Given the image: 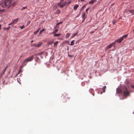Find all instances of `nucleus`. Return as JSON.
<instances>
[{
    "instance_id": "nucleus-38",
    "label": "nucleus",
    "mask_w": 134,
    "mask_h": 134,
    "mask_svg": "<svg viewBox=\"0 0 134 134\" xmlns=\"http://www.w3.org/2000/svg\"><path fill=\"white\" fill-rule=\"evenodd\" d=\"M9 28H5V29H9Z\"/></svg>"
},
{
    "instance_id": "nucleus-4",
    "label": "nucleus",
    "mask_w": 134,
    "mask_h": 134,
    "mask_svg": "<svg viewBox=\"0 0 134 134\" xmlns=\"http://www.w3.org/2000/svg\"><path fill=\"white\" fill-rule=\"evenodd\" d=\"M34 58V55L30 56L28 58H27L26 59L24 60L23 62L24 64L25 65H26L27 63H26L28 62H31L32 61Z\"/></svg>"
},
{
    "instance_id": "nucleus-41",
    "label": "nucleus",
    "mask_w": 134,
    "mask_h": 134,
    "mask_svg": "<svg viewBox=\"0 0 134 134\" xmlns=\"http://www.w3.org/2000/svg\"><path fill=\"white\" fill-rule=\"evenodd\" d=\"M85 20H84V19H83V20L82 21V22H83Z\"/></svg>"
},
{
    "instance_id": "nucleus-11",
    "label": "nucleus",
    "mask_w": 134,
    "mask_h": 134,
    "mask_svg": "<svg viewBox=\"0 0 134 134\" xmlns=\"http://www.w3.org/2000/svg\"><path fill=\"white\" fill-rule=\"evenodd\" d=\"M43 52H41L38 53H37L35 55H41L42 54H43Z\"/></svg>"
},
{
    "instance_id": "nucleus-8",
    "label": "nucleus",
    "mask_w": 134,
    "mask_h": 134,
    "mask_svg": "<svg viewBox=\"0 0 134 134\" xmlns=\"http://www.w3.org/2000/svg\"><path fill=\"white\" fill-rule=\"evenodd\" d=\"M63 23V22L62 21L60 22H58V23L56 25V26L54 27V28L55 29L56 28H59V27L58 26L60 25V24Z\"/></svg>"
},
{
    "instance_id": "nucleus-33",
    "label": "nucleus",
    "mask_w": 134,
    "mask_h": 134,
    "mask_svg": "<svg viewBox=\"0 0 134 134\" xmlns=\"http://www.w3.org/2000/svg\"><path fill=\"white\" fill-rule=\"evenodd\" d=\"M89 8H88L87 9H86V12L88 11V10Z\"/></svg>"
},
{
    "instance_id": "nucleus-13",
    "label": "nucleus",
    "mask_w": 134,
    "mask_h": 134,
    "mask_svg": "<svg viewBox=\"0 0 134 134\" xmlns=\"http://www.w3.org/2000/svg\"><path fill=\"white\" fill-rule=\"evenodd\" d=\"M61 35L60 34H55L54 35V36L58 37L60 36Z\"/></svg>"
},
{
    "instance_id": "nucleus-19",
    "label": "nucleus",
    "mask_w": 134,
    "mask_h": 134,
    "mask_svg": "<svg viewBox=\"0 0 134 134\" xmlns=\"http://www.w3.org/2000/svg\"><path fill=\"white\" fill-rule=\"evenodd\" d=\"M106 86H104L102 88V90H103V92H105V89H106Z\"/></svg>"
},
{
    "instance_id": "nucleus-7",
    "label": "nucleus",
    "mask_w": 134,
    "mask_h": 134,
    "mask_svg": "<svg viewBox=\"0 0 134 134\" xmlns=\"http://www.w3.org/2000/svg\"><path fill=\"white\" fill-rule=\"evenodd\" d=\"M18 19L19 18H17L13 20L12 22V24L16 23L18 22Z\"/></svg>"
},
{
    "instance_id": "nucleus-36",
    "label": "nucleus",
    "mask_w": 134,
    "mask_h": 134,
    "mask_svg": "<svg viewBox=\"0 0 134 134\" xmlns=\"http://www.w3.org/2000/svg\"><path fill=\"white\" fill-rule=\"evenodd\" d=\"M34 41L33 40H32L31 41V43H32Z\"/></svg>"
},
{
    "instance_id": "nucleus-42",
    "label": "nucleus",
    "mask_w": 134,
    "mask_h": 134,
    "mask_svg": "<svg viewBox=\"0 0 134 134\" xmlns=\"http://www.w3.org/2000/svg\"><path fill=\"white\" fill-rule=\"evenodd\" d=\"M66 102V101H65L64 102Z\"/></svg>"
},
{
    "instance_id": "nucleus-32",
    "label": "nucleus",
    "mask_w": 134,
    "mask_h": 134,
    "mask_svg": "<svg viewBox=\"0 0 134 134\" xmlns=\"http://www.w3.org/2000/svg\"><path fill=\"white\" fill-rule=\"evenodd\" d=\"M131 87L133 88H134V85H131Z\"/></svg>"
},
{
    "instance_id": "nucleus-16",
    "label": "nucleus",
    "mask_w": 134,
    "mask_h": 134,
    "mask_svg": "<svg viewBox=\"0 0 134 134\" xmlns=\"http://www.w3.org/2000/svg\"><path fill=\"white\" fill-rule=\"evenodd\" d=\"M78 32L77 31L76 32L75 34H74L73 36H72L71 37V38H73L75 36H76L78 34Z\"/></svg>"
},
{
    "instance_id": "nucleus-17",
    "label": "nucleus",
    "mask_w": 134,
    "mask_h": 134,
    "mask_svg": "<svg viewBox=\"0 0 134 134\" xmlns=\"http://www.w3.org/2000/svg\"><path fill=\"white\" fill-rule=\"evenodd\" d=\"M46 30L44 29H42L40 32L39 34H41L43 31Z\"/></svg>"
},
{
    "instance_id": "nucleus-25",
    "label": "nucleus",
    "mask_w": 134,
    "mask_h": 134,
    "mask_svg": "<svg viewBox=\"0 0 134 134\" xmlns=\"http://www.w3.org/2000/svg\"><path fill=\"white\" fill-rule=\"evenodd\" d=\"M19 27L21 28V29H22L25 28V26L24 25H23L22 26H20Z\"/></svg>"
},
{
    "instance_id": "nucleus-29",
    "label": "nucleus",
    "mask_w": 134,
    "mask_h": 134,
    "mask_svg": "<svg viewBox=\"0 0 134 134\" xmlns=\"http://www.w3.org/2000/svg\"><path fill=\"white\" fill-rule=\"evenodd\" d=\"M26 8V7H23L21 9L22 10H23L24 9H25Z\"/></svg>"
},
{
    "instance_id": "nucleus-9",
    "label": "nucleus",
    "mask_w": 134,
    "mask_h": 134,
    "mask_svg": "<svg viewBox=\"0 0 134 134\" xmlns=\"http://www.w3.org/2000/svg\"><path fill=\"white\" fill-rule=\"evenodd\" d=\"M86 13L85 12L83 13L82 14V18L85 20L86 17L85 16Z\"/></svg>"
},
{
    "instance_id": "nucleus-31",
    "label": "nucleus",
    "mask_w": 134,
    "mask_h": 134,
    "mask_svg": "<svg viewBox=\"0 0 134 134\" xmlns=\"http://www.w3.org/2000/svg\"><path fill=\"white\" fill-rule=\"evenodd\" d=\"M6 69H7V68H5L4 69V70L3 71V74L5 72V71H6Z\"/></svg>"
},
{
    "instance_id": "nucleus-26",
    "label": "nucleus",
    "mask_w": 134,
    "mask_h": 134,
    "mask_svg": "<svg viewBox=\"0 0 134 134\" xmlns=\"http://www.w3.org/2000/svg\"><path fill=\"white\" fill-rule=\"evenodd\" d=\"M31 22L30 21H28L27 23V26H28L30 24Z\"/></svg>"
},
{
    "instance_id": "nucleus-43",
    "label": "nucleus",
    "mask_w": 134,
    "mask_h": 134,
    "mask_svg": "<svg viewBox=\"0 0 134 134\" xmlns=\"http://www.w3.org/2000/svg\"><path fill=\"white\" fill-rule=\"evenodd\" d=\"M133 32H134V29H133Z\"/></svg>"
},
{
    "instance_id": "nucleus-21",
    "label": "nucleus",
    "mask_w": 134,
    "mask_h": 134,
    "mask_svg": "<svg viewBox=\"0 0 134 134\" xmlns=\"http://www.w3.org/2000/svg\"><path fill=\"white\" fill-rule=\"evenodd\" d=\"M70 35V34L69 33H67L66 36V37L67 38H68Z\"/></svg>"
},
{
    "instance_id": "nucleus-18",
    "label": "nucleus",
    "mask_w": 134,
    "mask_h": 134,
    "mask_svg": "<svg viewBox=\"0 0 134 134\" xmlns=\"http://www.w3.org/2000/svg\"><path fill=\"white\" fill-rule=\"evenodd\" d=\"M58 31V29H55V30H54L53 31V32L52 33L53 34H54L56 32H57Z\"/></svg>"
},
{
    "instance_id": "nucleus-5",
    "label": "nucleus",
    "mask_w": 134,
    "mask_h": 134,
    "mask_svg": "<svg viewBox=\"0 0 134 134\" xmlns=\"http://www.w3.org/2000/svg\"><path fill=\"white\" fill-rule=\"evenodd\" d=\"M66 2H64L62 3H59L58 4V5H59V6L60 8H63V7L65 5H66Z\"/></svg>"
},
{
    "instance_id": "nucleus-2",
    "label": "nucleus",
    "mask_w": 134,
    "mask_h": 134,
    "mask_svg": "<svg viewBox=\"0 0 134 134\" xmlns=\"http://www.w3.org/2000/svg\"><path fill=\"white\" fill-rule=\"evenodd\" d=\"M117 92L119 93L123 92L124 96L126 97L129 95V92L128 91L127 88L125 86H124L122 89H118L117 90Z\"/></svg>"
},
{
    "instance_id": "nucleus-35",
    "label": "nucleus",
    "mask_w": 134,
    "mask_h": 134,
    "mask_svg": "<svg viewBox=\"0 0 134 134\" xmlns=\"http://www.w3.org/2000/svg\"><path fill=\"white\" fill-rule=\"evenodd\" d=\"M41 55V56H40V57H41V58L42 59L43 58V57H42L41 55Z\"/></svg>"
},
{
    "instance_id": "nucleus-34",
    "label": "nucleus",
    "mask_w": 134,
    "mask_h": 134,
    "mask_svg": "<svg viewBox=\"0 0 134 134\" xmlns=\"http://www.w3.org/2000/svg\"><path fill=\"white\" fill-rule=\"evenodd\" d=\"M20 72V71H19V72L18 73V74H17L16 75V76H15V77H16V76L18 75V74H19V73Z\"/></svg>"
},
{
    "instance_id": "nucleus-30",
    "label": "nucleus",
    "mask_w": 134,
    "mask_h": 134,
    "mask_svg": "<svg viewBox=\"0 0 134 134\" xmlns=\"http://www.w3.org/2000/svg\"><path fill=\"white\" fill-rule=\"evenodd\" d=\"M109 48H108V46H107V47H106L105 48V51H106L108 49H109Z\"/></svg>"
},
{
    "instance_id": "nucleus-24",
    "label": "nucleus",
    "mask_w": 134,
    "mask_h": 134,
    "mask_svg": "<svg viewBox=\"0 0 134 134\" xmlns=\"http://www.w3.org/2000/svg\"><path fill=\"white\" fill-rule=\"evenodd\" d=\"M94 2V1L93 0H91L89 2L90 4H92Z\"/></svg>"
},
{
    "instance_id": "nucleus-27",
    "label": "nucleus",
    "mask_w": 134,
    "mask_h": 134,
    "mask_svg": "<svg viewBox=\"0 0 134 134\" xmlns=\"http://www.w3.org/2000/svg\"><path fill=\"white\" fill-rule=\"evenodd\" d=\"M71 3V1H68V2H66V4H67L68 5Z\"/></svg>"
},
{
    "instance_id": "nucleus-44",
    "label": "nucleus",
    "mask_w": 134,
    "mask_h": 134,
    "mask_svg": "<svg viewBox=\"0 0 134 134\" xmlns=\"http://www.w3.org/2000/svg\"><path fill=\"white\" fill-rule=\"evenodd\" d=\"M91 91L93 90H92V89H91Z\"/></svg>"
},
{
    "instance_id": "nucleus-23",
    "label": "nucleus",
    "mask_w": 134,
    "mask_h": 134,
    "mask_svg": "<svg viewBox=\"0 0 134 134\" xmlns=\"http://www.w3.org/2000/svg\"><path fill=\"white\" fill-rule=\"evenodd\" d=\"M39 30H40V29H39L38 30H37L36 31L34 32V33L35 34H37L39 32Z\"/></svg>"
},
{
    "instance_id": "nucleus-20",
    "label": "nucleus",
    "mask_w": 134,
    "mask_h": 134,
    "mask_svg": "<svg viewBox=\"0 0 134 134\" xmlns=\"http://www.w3.org/2000/svg\"><path fill=\"white\" fill-rule=\"evenodd\" d=\"M60 13V10H58L56 12V13L57 14H59Z\"/></svg>"
},
{
    "instance_id": "nucleus-10",
    "label": "nucleus",
    "mask_w": 134,
    "mask_h": 134,
    "mask_svg": "<svg viewBox=\"0 0 134 134\" xmlns=\"http://www.w3.org/2000/svg\"><path fill=\"white\" fill-rule=\"evenodd\" d=\"M79 5L77 4H76L74 6V10H76L77 8L79 7Z\"/></svg>"
},
{
    "instance_id": "nucleus-6",
    "label": "nucleus",
    "mask_w": 134,
    "mask_h": 134,
    "mask_svg": "<svg viewBox=\"0 0 134 134\" xmlns=\"http://www.w3.org/2000/svg\"><path fill=\"white\" fill-rule=\"evenodd\" d=\"M42 42H39L38 44H37L36 43L33 44L32 46L36 47H39L41 46L42 44Z\"/></svg>"
},
{
    "instance_id": "nucleus-37",
    "label": "nucleus",
    "mask_w": 134,
    "mask_h": 134,
    "mask_svg": "<svg viewBox=\"0 0 134 134\" xmlns=\"http://www.w3.org/2000/svg\"><path fill=\"white\" fill-rule=\"evenodd\" d=\"M84 1V0H80V1H81V2H83V1Z\"/></svg>"
},
{
    "instance_id": "nucleus-1",
    "label": "nucleus",
    "mask_w": 134,
    "mask_h": 134,
    "mask_svg": "<svg viewBox=\"0 0 134 134\" xmlns=\"http://www.w3.org/2000/svg\"><path fill=\"white\" fill-rule=\"evenodd\" d=\"M128 34L123 35L120 38H119L118 40L115 41L114 42H113V43H111L110 44L108 45L107 46L109 48H111L112 47L114 46V45L115 44V42H118L119 43H120L123 40L124 38H126L128 36Z\"/></svg>"
},
{
    "instance_id": "nucleus-22",
    "label": "nucleus",
    "mask_w": 134,
    "mask_h": 134,
    "mask_svg": "<svg viewBox=\"0 0 134 134\" xmlns=\"http://www.w3.org/2000/svg\"><path fill=\"white\" fill-rule=\"evenodd\" d=\"M129 12L132 14H134V10H130L129 11Z\"/></svg>"
},
{
    "instance_id": "nucleus-14",
    "label": "nucleus",
    "mask_w": 134,
    "mask_h": 134,
    "mask_svg": "<svg viewBox=\"0 0 134 134\" xmlns=\"http://www.w3.org/2000/svg\"><path fill=\"white\" fill-rule=\"evenodd\" d=\"M74 40H73L71 41V42L70 44V45L71 46H72L74 44Z\"/></svg>"
},
{
    "instance_id": "nucleus-39",
    "label": "nucleus",
    "mask_w": 134,
    "mask_h": 134,
    "mask_svg": "<svg viewBox=\"0 0 134 134\" xmlns=\"http://www.w3.org/2000/svg\"><path fill=\"white\" fill-rule=\"evenodd\" d=\"M5 28H3V29L4 30H5V29H5Z\"/></svg>"
},
{
    "instance_id": "nucleus-40",
    "label": "nucleus",
    "mask_w": 134,
    "mask_h": 134,
    "mask_svg": "<svg viewBox=\"0 0 134 134\" xmlns=\"http://www.w3.org/2000/svg\"><path fill=\"white\" fill-rule=\"evenodd\" d=\"M1 25H0V29H1Z\"/></svg>"
},
{
    "instance_id": "nucleus-12",
    "label": "nucleus",
    "mask_w": 134,
    "mask_h": 134,
    "mask_svg": "<svg viewBox=\"0 0 134 134\" xmlns=\"http://www.w3.org/2000/svg\"><path fill=\"white\" fill-rule=\"evenodd\" d=\"M58 42H59L58 41H57L54 42V47H56L57 46L58 44Z\"/></svg>"
},
{
    "instance_id": "nucleus-28",
    "label": "nucleus",
    "mask_w": 134,
    "mask_h": 134,
    "mask_svg": "<svg viewBox=\"0 0 134 134\" xmlns=\"http://www.w3.org/2000/svg\"><path fill=\"white\" fill-rule=\"evenodd\" d=\"M53 41H51L49 42H48V43L49 44H51L53 43Z\"/></svg>"
},
{
    "instance_id": "nucleus-3",
    "label": "nucleus",
    "mask_w": 134,
    "mask_h": 134,
    "mask_svg": "<svg viewBox=\"0 0 134 134\" xmlns=\"http://www.w3.org/2000/svg\"><path fill=\"white\" fill-rule=\"evenodd\" d=\"M12 1L11 0H6L2 3V6L3 8H8L11 4Z\"/></svg>"
},
{
    "instance_id": "nucleus-15",
    "label": "nucleus",
    "mask_w": 134,
    "mask_h": 134,
    "mask_svg": "<svg viewBox=\"0 0 134 134\" xmlns=\"http://www.w3.org/2000/svg\"><path fill=\"white\" fill-rule=\"evenodd\" d=\"M40 60V59L38 57H36L35 58V61L36 62H37Z\"/></svg>"
}]
</instances>
